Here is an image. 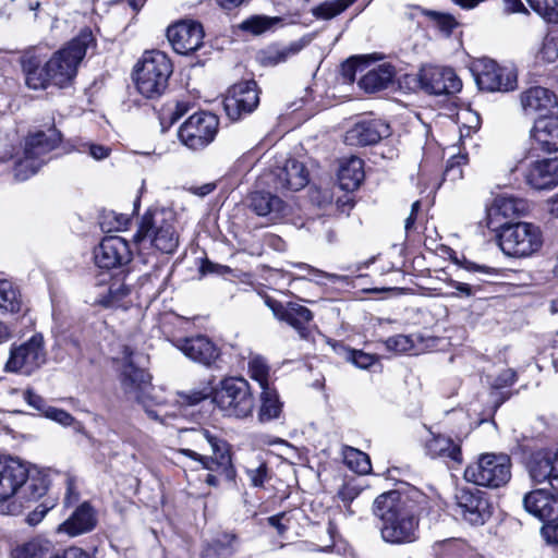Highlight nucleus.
Masks as SVG:
<instances>
[{
    "label": "nucleus",
    "mask_w": 558,
    "mask_h": 558,
    "mask_svg": "<svg viewBox=\"0 0 558 558\" xmlns=\"http://www.w3.org/2000/svg\"><path fill=\"white\" fill-rule=\"evenodd\" d=\"M136 353L130 347L124 345L118 357L121 363L120 385L129 400L135 401L143 405L147 415L160 421V410L151 409L147 402L148 390L150 388V376L142 367L137 366L134 357Z\"/></svg>",
    "instance_id": "7"
},
{
    "label": "nucleus",
    "mask_w": 558,
    "mask_h": 558,
    "mask_svg": "<svg viewBox=\"0 0 558 558\" xmlns=\"http://www.w3.org/2000/svg\"><path fill=\"white\" fill-rule=\"evenodd\" d=\"M498 243L505 255L524 258L533 255L542 247L543 235L539 227L534 223L509 222L500 227Z\"/></svg>",
    "instance_id": "8"
},
{
    "label": "nucleus",
    "mask_w": 558,
    "mask_h": 558,
    "mask_svg": "<svg viewBox=\"0 0 558 558\" xmlns=\"http://www.w3.org/2000/svg\"><path fill=\"white\" fill-rule=\"evenodd\" d=\"M219 128L218 118L209 112L192 114L179 129L180 142L192 150L207 147L216 137Z\"/></svg>",
    "instance_id": "12"
},
{
    "label": "nucleus",
    "mask_w": 558,
    "mask_h": 558,
    "mask_svg": "<svg viewBox=\"0 0 558 558\" xmlns=\"http://www.w3.org/2000/svg\"><path fill=\"white\" fill-rule=\"evenodd\" d=\"M296 512L295 511H283L277 513L275 515L268 517L266 519L269 526L274 527L277 531V534L283 537L289 530L293 527L294 522H296Z\"/></svg>",
    "instance_id": "41"
},
{
    "label": "nucleus",
    "mask_w": 558,
    "mask_h": 558,
    "mask_svg": "<svg viewBox=\"0 0 558 558\" xmlns=\"http://www.w3.org/2000/svg\"><path fill=\"white\" fill-rule=\"evenodd\" d=\"M53 507L47 506L45 504L38 505L28 515H27V522L29 525H36L38 524L44 517L47 514V512Z\"/></svg>",
    "instance_id": "59"
},
{
    "label": "nucleus",
    "mask_w": 558,
    "mask_h": 558,
    "mask_svg": "<svg viewBox=\"0 0 558 558\" xmlns=\"http://www.w3.org/2000/svg\"><path fill=\"white\" fill-rule=\"evenodd\" d=\"M88 154L96 160L105 159L109 156L111 149L107 146L89 143L86 145Z\"/></svg>",
    "instance_id": "61"
},
{
    "label": "nucleus",
    "mask_w": 558,
    "mask_h": 558,
    "mask_svg": "<svg viewBox=\"0 0 558 558\" xmlns=\"http://www.w3.org/2000/svg\"><path fill=\"white\" fill-rule=\"evenodd\" d=\"M22 307V296L16 287L8 280H0V311L17 313Z\"/></svg>",
    "instance_id": "37"
},
{
    "label": "nucleus",
    "mask_w": 558,
    "mask_h": 558,
    "mask_svg": "<svg viewBox=\"0 0 558 558\" xmlns=\"http://www.w3.org/2000/svg\"><path fill=\"white\" fill-rule=\"evenodd\" d=\"M274 22L266 16H253L242 23V28L255 35L262 34L272 26Z\"/></svg>",
    "instance_id": "48"
},
{
    "label": "nucleus",
    "mask_w": 558,
    "mask_h": 558,
    "mask_svg": "<svg viewBox=\"0 0 558 558\" xmlns=\"http://www.w3.org/2000/svg\"><path fill=\"white\" fill-rule=\"evenodd\" d=\"M462 267L468 270V271H471V272H480V274H483V275H486V276H493V275H496L497 274V270L495 268H492V267H488V266H485V265H477L473 262H470V260H464L462 263Z\"/></svg>",
    "instance_id": "60"
},
{
    "label": "nucleus",
    "mask_w": 558,
    "mask_h": 558,
    "mask_svg": "<svg viewBox=\"0 0 558 558\" xmlns=\"http://www.w3.org/2000/svg\"><path fill=\"white\" fill-rule=\"evenodd\" d=\"M130 293V288L123 283L114 282L109 287L108 300L106 301V305L114 306L122 299H124Z\"/></svg>",
    "instance_id": "53"
},
{
    "label": "nucleus",
    "mask_w": 558,
    "mask_h": 558,
    "mask_svg": "<svg viewBox=\"0 0 558 558\" xmlns=\"http://www.w3.org/2000/svg\"><path fill=\"white\" fill-rule=\"evenodd\" d=\"M172 344L187 359L205 366H210L220 355L217 345L203 335L178 338Z\"/></svg>",
    "instance_id": "21"
},
{
    "label": "nucleus",
    "mask_w": 558,
    "mask_h": 558,
    "mask_svg": "<svg viewBox=\"0 0 558 558\" xmlns=\"http://www.w3.org/2000/svg\"><path fill=\"white\" fill-rule=\"evenodd\" d=\"M294 266L300 269L306 270L310 275L313 276L312 280L317 283H319L320 279H323V278L330 279V280H335L338 278L337 275L322 271V270L316 269V268H314L307 264H304V263H299V264H295Z\"/></svg>",
    "instance_id": "58"
},
{
    "label": "nucleus",
    "mask_w": 558,
    "mask_h": 558,
    "mask_svg": "<svg viewBox=\"0 0 558 558\" xmlns=\"http://www.w3.org/2000/svg\"><path fill=\"white\" fill-rule=\"evenodd\" d=\"M480 89L486 92H509L517 87V74L512 69L500 66L494 60L481 58L472 68Z\"/></svg>",
    "instance_id": "13"
},
{
    "label": "nucleus",
    "mask_w": 558,
    "mask_h": 558,
    "mask_svg": "<svg viewBox=\"0 0 558 558\" xmlns=\"http://www.w3.org/2000/svg\"><path fill=\"white\" fill-rule=\"evenodd\" d=\"M271 178L274 187L278 191H299L307 185L308 171L302 162L289 159L272 171Z\"/></svg>",
    "instance_id": "25"
},
{
    "label": "nucleus",
    "mask_w": 558,
    "mask_h": 558,
    "mask_svg": "<svg viewBox=\"0 0 558 558\" xmlns=\"http://www.w3.org/2000/svg\"><path fill=\"white\" fill-rule=\"evenodd\" d=\"M355 0H328L313 9L317 19L330 20L345 11Z\"/></svg>",
    "instance_id": "39"
},
{
    "label": "nucleus",
    "mask_w": 558,
    "mask_h": 558,
    "mask_svg": "<svg viewBox=\"0 0 558 558\" xmlns=\"http://www.w3.org/2000/svg\"><path fill=\"white\" fill-rule=\"evenodd\" d=\"M46 362L44 338L34 335L19 347L12 348L5 364L7 372H20L26 375L38 369Z\"/></svg>",
    "instance_id": "14"
},
{
    "label": "nucleus",
    "mask_w": 558,
    "mask_h": 558,
    "mask_svg": "<svg viewBox=\"0 0 558 558\" xmlns=\"http://www.w3.org/2000/svg\"><path fill=\"white\" fill-rule=\"evenodd\" d=\"M421 87L434 95H449L461 90L462 82L450 68L426 66L420 72Z\"/></svg>",
    "instance_id": "18"
},
{
    "label": "nucleus",
    "mask_w": 558,
    "mask_h": 558,
    "mask_svg": "<svg viewBox=\"0 0 558 558\" xmlns=\"http://www.w3.org/2000/svg\"><path fill=\"white\" fill-rule=\"evenodd\" d=\"M265 304L278 320L290 325L301 338H307L308 325L314 318L313 313L307 307L293 302L283 304L269 296L265 299Z\"/></svg>",
    "instance_id": "19"
},
{
    "label": "nucleus",
    "mask_w": 558,
    "mask_h": 558,
    "mask_svg": "<svg viewBox=\"0 0 558 558\" xmlns=\"http://www.w3.org/2000/svg\"><path fill=\"white\" fill-rule=\"evenodd\" d=\"M282 404L278 393L270 387L263 389L260 395V408L258 417L260 422H267L279 417Z\"/></svg>",
    "instance_id": "36"
},
{
    "label": "nucleus",
    "mask_w": 558,
    "mask_h": 558,
    "mask_svg": "<svg viewBox=\"0 0 558 558\" xmlns=\"http://www.w3.org/2000/svg\"><path fill=\"white\" fill-rule=\"evenodd\" d=\"M538 57L548 63L558 61V33H549L545 36Z\"/></svg>",
    "instance_id": "44"
},
{
    "label": "nucleus",
    "mask_w": 558,
    "mask_h": 558,
    "mask_svg": "<svg viewBox=\"0 0 558 558\" xmlns=\"http://www.w3.org/2000/svg\"><path fill=\"white\" fill-rule=\"evenodd\" d=\"M214 402L227 416L244 418L252 414L254 398L247 380L230 377L221 380L214 391Z\"/></svg>",
    "instance_id": "9"
},
{
    "label": "nucleus",
    "mask_w": 558,
    "mask_h": 558,
    "mask_svg": "<svg viewBox=\"0 0 558 558\" xmlns=\"http://www.w3.org/2000/svg\"><path fill=\"white\" fill-rule=\"evenodd\" d=\"M390 135L389 124L381 120L361 121L349 129L344 142L351 146H367Z\"/></svg>",
    "instance_id": "23"
},
{
    "label": "nucleus",
    "mask_w": 558,
    "mask_h": 558,
    "mask_svg": "<svg viewBox=\"0 0 558 558\" xmlns=\"http://www.w3.org/2000/svg\"><path fill=\"white\" fill-rule=\"evenodd\" d=\"M23 396H24V400L27 402V404L29 407H32L33 409H35L41 413H45V410L48 405L46 404V401L43 397L35 393L31 389H27L26 391H24Z\"/></svg>",
    "instance_id": "57"
},
{
    "label": "nucleus",
    "mask_w": 558,
    "mask_h": 558,
    "mask_svg": "<svg viewBox=\"0 0 558 558\" xmlns=\"http://www.w3.org/2000/svg\"><path fill=\"white\" fill-rule=\"evenodd\" d=\"M364 180L363 160L351 157L344 160L338 172L339 185L344 191L356 190Z\"/></svg>",
    "instance_id": "34"
},
{
    "label": "nucleus",
    "mask_w": 558,
    "mask_h": 558,
    "mask_svg": "<svg viewBox=\"0 0 558 558\" xmlns=\"http://www.w3.org/2000/svg\"><path fill=\"white\" fill-rule=\"evenodd\" d=\"M386 349L395 353H405L413 349V340L409 336L397 335L385 340Z\"/></svg>",
    "instance_id": "46"
},
{
    "label": "nucleus",
    "mask_w": 558,
    "mask_h": 558,
    "mask_svg": "<svg viewBox=\"0 0 558 558\" xmlns=\"http://www.w3.org/2000/svg\"><path fill=\"white\" fill-rule=\"evenodd\" d=\"M95 263L99 268L111 269L130 260L128 242L121 236H107L94 252Z\"/></svg>",
    "instance_id": "22"
},
{
    "label": "nucleus",
    "mask_w": 558,
    "mask_h": 558,
    "mask_svg": "<svg viewBox=\"0 0 558 558\" xmlns=\"http://www.w3.org/2000/svg\"><path fill=\"white\" fill-rule=\"evenodd\" d=\"M48 547L39 542H28L12 553V558H47Z\"/></svg>",
    "instance_id": "43"
},
{
    "label": "nucleus",
    "mask_w": 558,
    "mask_h": 558,
    "mask_svg": "<svg viewBox=\"0 0 558 558\" xmlns=\"http://www.w3.org/2000/svg\"><path fill=\"white\" fill-rule=\"evenodd\" d=\"M172 72V62L165 52L146 51L134 70L138 93L149 99L160 97L168 87Z\"/></svg>",
    "instance_id": "4"
},
{
    "label": "nucleus",
    "mask_w": 558,
    "mask_h": 558,
    "mask_svg": "<svg viewBox=\"0 0 558 558\" xmlns=\"http://www.w3.org/2000/svg\"><path fill=\"white\" fill-rule=\"evenodd\" d=\"M302 48H303V45L300 41H294L287 47H283L279 50L270 52L266 59L267 63L270 65H276V64L286 62L291 57L299 53L302 50Z\"/></svg>",
    "instance_id": "45"
},
{
    "label": "nucleus",
    "mask_w": 558,
    "mask_h": 558,
    "mask_svg": "<svg viewBox=\"0 0 558 558\" xmlns=\"http://www.w3.org/2000/svg\"><path fill=\"white\" fill-rule=\"evenodd\" d=\"M357 70L359 69L351 60H348L345 63H343L341 72L344 81L348 83L354 82Z\"/></svg>",
    "instance_id": "62"
},
{
    "label": "nucleus",
    "mask_w": 558,
    "mask_h": 558,
    "mask_svg": "<svg viewBox=\"0 0 558 558\" xmlns=\"http://www.w3.org/2000/svg\"><path fill=\"white\" fill-rule=\"evenodd\" d=\"M43 61L44 58L36 53V51H27L21 59L23 72L25 74V83L29 88H46L47 85L51 83L47 61L44 65Z\"/></svg>",
    "instance_id": "29"
},
{
    "label": "nucleus",
    "mask_w": 558,
    "mask_h": 558,
    "mask_svg": "<svg viewBox=\"0 0 558 558\" xmlns=\"http://www.w3.org/2000/svg\"><path fill=\"white\" fill-rule=\"evenodd\" d=\"M259 104L255 81H244L231 86L223 99V109L231 121H239L252 113Z\"/></svg>",
    "instance_id": "15"
},
{
    "label": "nucleus",
    "mask_w": 558,
    "mask_h": 558,
    "mask_svg": "<svg viewBox=\"0 0 558 558\" xmlns=\"http://www.w3.org/2000/svg\"><path fill=\"white\" fill-rule=\"evenodd\" d=\"M44 415L63 426H70L74 422V417L66 411L54 407H47Z\"/></svg>",
    "instance_id": "52"
},
{
    "label": "nucleus",
    "mask_w": 558,
    "mask_h": 558,
    "mask_svg": "<svg viewBox=\"0 0 558 558\" xmlns=\"http://www.w3.org/2000/svg\"><path fill=\"white\" fill-rule=\"evenodd\" d=\"M248 372L252 379L257 381L262 389L268 388L269 366L260 356H254L248 362Z\"/></svg>",
    "instance_id": "42"
},
{
    "label": "nucleus",
    "mask_w": 558,
    "mask_h": 558,
    "mask_svg": "<svg viewBox=\"0 0 558 558\" xmlns=\"http://www.w3.org/2000/svg\"><path fill=\"white\" fill-rule=\"evenodd\" d=\"M170 110V120L171 122L178 121L181 117H183L189 111V104L185 101H177L173 109Z\"/></svg>",
    "instance_id": "63"
},
{
    "label": "nucleus",
    "mask_w": 558,
    "mask_h": 558,
    "mask_svg": "<svg viewBox=\"0 0 558 558\" xmlns=\"http://www.w3.org/2000/svg\"><path fill=\"white\" fill-rule=\"evenodd\" d=\"M456 499L460 514L472 525H483L493 514L488 495L477 488H461Z\"/></svg>",
    "instance_id": "16"
},
{
    "label": "nucleus",
    "mask_w": 558,
    "mask_h": 558,
    "mask_svg": "<svg viewBox=\"0 0 558 558\" xmlns=\"http://www.w3.org/2000/svg\"><path fill=\"white\" fill-rule=\"evenodd\" d=\"M248 207L257 216L277 219L288 214V205L277 195L265 191L252 192L248 197Z\"/></svg>",
    "instance_id": "28"
},
{
    "label": "nucleus",
    "mask_w": 558,
    "mask_h": 558,
    "mask_svg": "<svg viewBox=\"0 0 558 558\" xmlns=\"http://www.w3.org/2000/svg\"><path fill=\"white\" fill-rule=\"evenodd\" d=\"M245 472L250 480L251 486L253 487H264L265 482H267L269 478L266 463H259L256 466L247 468Z\"/></svg>",
    "instance_id": "47"
},
{
    "label": "nucleus",
    "mask_w": 558,
    "mask_h": 558,
    "mask_svg": "<svg viewBox=\"0 0 558 558\" xmlns=\"http://www.w3.org/2000/svg\"><path fill=\"white\" fill-rule=\"evenodd\" d=\"M373 514L380 520V537L391 545H407L418 539V502L407 494L390 490L377 496Z\"/></svg>",
    "instance_id": "1"
},
{
    "label": "nucleus",
    "mask_w": 558,
    "mask_h": 558,
    "mask_svg": "<svg viewBox=\"0 0 558 558\" xmlns=\"http://www.w3.org/2000/svg\"><path fill=\"white\" fill-rule=\"evenodd\" d=\"M511 462L507 454L484 453L464 470V478L478 486L498 488L511 477Z\"/></svg>",
    "instance_id": "10"
},
{
    "label": "nucleus",
    "mask_w": 558,
    "mask_h": 558,
    "mask_svg": "<svg viewBox=\"0 0 558 558\" xmlns=\"http://www.w3.org/2000/svg\"><path fill=\"white\" fill-rule=\"evenodd\" d=\"M520 105L525 116L546 119L558 113L556 95L542 86L530 87L520 95Z\"/></svg>",
    "instance_id": "17"
},
{
    "label": "nucleus",
    "mask_w": 558,
    "mask_h": 558,
    "mask_svg": "<svg viewBox=\"0 0 558 558\" xmlns=\"http://www.w3.org/2000/svg\"><path fill=\"white\" fill-rule=\"evenodd\" d=\"M525 179L536 190L551 189L558 185V158L535 161L527 169Z\"/></svg>",
    "instance_id": "27"
},
{
    "label": "nucleus",
    "mask_w": 558,
    "mask_h": 558,
    "mask_svg": "<svg viewBox=\"0 0 558 558\" xmlns=\"http://www.w3.org/2000/svg\"><path fill=\"white\" fill-rule=\"evenodd\" d=\"M517 380V373L512 368L502 369L492 381V386L501 389L511 386Z\"/></svg>",
    "instance_id": "56"
},
{
    "label": "nucleus",
    "mask_w": 558,
    "mask_h": 558,
    "mask_svg": "<svg viewBox=\"0 0 558 558\" xmlns=\"http://www.w3.org/2000/svg\"><path fill=\"white\" fill-rule=\"evenodd\" d=\"M192 441L198 446L201 442L206 441L209 444L213 454H199L191 449H180L179 452L198 461L203 469L209 471L206 475L205 483L209 486L217 487L220 482H233L236 476L235 469L232 464L229 445L209 433L207 429H192L190 430Z\"/></svg>",
    "instance_id": "2"
},
{
    "label": "nucleus",
    "mask_w": 558,
    "mask_h": 558,
    "mask_svg": "<svg viewBox=\"0 0 558 558\" xmlns=\"http://www.w3.org/2000/svg\"><path fill=\"white\" fill-rule=\"evenodd\" d=\"M53 558H92V556L87 551L74 547L66 550L62 556H56Z\"/></svg>",
    "instance_id": "64"
},
{
    "label": "nucleus",
    "mask_w": 558,
    "mask_h": 558,
    "mask_svg": "<svg viewBox=\"0 0 558 558\" xmlns=\"http://www.w3.org/2000/svg\"><path fill=\"white\" fill-rule=\"evenodd\" d=\"M342 456L348 468L359 474H367L372 469L369 457L359 449L345 446Z\"/></svg>",
    "instance_id": "38"
},
{
    "label": "nucleus",
    "mask_w": 558,
    "mask_h": 558,
    "mask_svg": "<svg viewBox=\"0 0 558 558\" xmlns=\"http://www.w3.org/2000/svg\"><path fill=\"white\" fill-rule=\"evenodd\" d=\"M532 137L543 150L548 153L558 150V118L551 116L546 119L534 121L531 131Z\"/></svg>",
    "instance_id": "31"
},
{
    "label": "nucleus",
    "mask_w": 558,
    "mask_h": 558,
    "mask_svg": "<svg viewBox=\"0 0 558 558\" xmlns=\"http://www.w3.org/2000/svg\"><path fill=\"white\" fill-rule=\"evenodd\" d=\"M426 453L430 458L448 459L450 461L461 463L462 452L461 446L451 438L437 435L433 436L425 445Z\"/></svg>",
    "instance_id": "33"
},
{
    "label": "nucleus",
    "mask_w": 558,
    "mask_h": 558,
    "mask_svg": "<svg viewBox=\"0 0 558 558\" xmlns=\"http://www.w3.org/2000/svg\"><path fill=\"white\" fill-rule=\"evenodd\" d=\"M97 524L96 512L88 502H83L75 511L59 525L58 532L69 536H77L90 532Z\"/></svg>",
    "instance_id": "30"
},
{
    "label": "nucleus",
    "mask_w": 558,
    "mask_h": 558,
    "mask_svg": "<svg viewBox=\"0 0 558 558\" xmlns=\"http://www.w3.org/2000/svg\"><path fill=\"white\" fill-rule=\"evenodd\" d=\"M524 509L543 522L558 520V497L545 488L534 489L523 498Z\"/></svg>",
    "instance_id": "24"
},
{
    "label": "nucleus",
    "mask_w": 558,
    "mask_h": 558,
    "mask_svg": "<svg viewBox=\"0 0 558 558\" xmlns=\"http://www.w3.org/2000/svg\"><path fill=\"white\" fill-rule=\"evenodd\" d=\"M47 490L46 478L29 475L28 468L17 459L0 461V500L16 497L21 501L36 500Z\"/></svg>",
    "instance_id": "3"
},
{
    "label": "nucleus",
    "mask_w": 558,
    "mask_h": 558,
    "mask_svg": "<svg viewBox=\"0 0 558 558\" xmlns=\"http://www.w3.org/2000/svg\"><path fill=\"white\" fill-rule=\"evenodd\" d=\"M61 142L60 132L50 128L29 135L25 142L24 158L16 162L14 177L24 181L35 174L44 163L43 157Z\"/></svg>",
    "instance_id": "11"
},
{
    "label": "nucleus",
    "mask_w": 558,
    "mask_h": 558,
    "mask_svg": "<svg viewBox=\"0 0 558 558\" xmlns=\"http://www.w3.org/2000/svg\"><path fill=\"white\" fill-rule=\"evenodd\" d=\"M395 77V69L388 63L380 64L362 75L359 86L366 93H375L387 88Z\"/></svg>",
    "instance_id": "32"
},
{
    "label": "nucleus",
    "mask_w": 558,
    "mask_h": 558,
    "mask_svg": "<svg viewBox=\"0 0 558 558\" xmlns=\"http://www.w3.org/2000/svg\"><path fill=\"white\" fill-rule=\"evenodd\" d=\"M532 10L548 23H558L557 0H526Z\"/></svg>",
    "instance_id": "40"
},
{
    "label": "nucleus",
    "mask_w": 558,
    "mask_h": 558,
    "mask_svg": "<svg viewBox=\"0 0 558 558\" xmlns=\"http://www.w3.org/2000/svg\"><path fill=\"white\" fill-rule=\"evenodd\" d=\"M95 44L90 29H83L65 47L56 51L47 61L51 84L64 87L76 76L77 68L87 49Z\"/></svg>",
    "instance_id": "5"
},
{
    "label": "nucleus",
    "mask_w": 558,
    "mask_h": 558,
    "mask_svg": "<svg viewBox=\"0 0 558 558\" xmlns=\"http://www.w3.org/2000/svg\"><path fill=\"white\" fill-rule=\"evenodd\" d=\"M39 5V0H10V2L5 4V9L10 10L8 13V16H10L13 11H36Z\"/></svg>",
    "instance_id": "55"
},
{
    "label": "nucleus",
    "mask_w": 558,
    "mask_h": 558,
    "mask_svg": "<svg viewBox=\"0 0 558 558\" xmlns=\"http://www.w3.org/2000/svg\"><path fill=\"white\" fill-rule=\"evenodd\" d=\"M529 473L533 482H548L551 488L558 492V450L535 452L529 462Z\"/></svg>",
    "instance_id": "26"
},
{
    "label": "nucleus",
    "mask_w": 558,
    "mask_h": 558,
    "mask_svg": "<svg viewBox=\"0 0 558 558\" xmlns=\"http://www.w3.org/2000/svg\"><path fill=\"white\" fill-rule=\"evenodd\" d=\"M428 16L435 22L436 26L440 31L449 34L456 27V21L451 15L442 14L438 12H429Z\"/></svg>",
    "instance_id": "54"
},
{
    "label": "nucleus",
    "mask_w": 558,
    "mask_h": 558,
    "mask_svg": "<svg viewBox=\"0 0 558 558\" xmlns=\"http://www.w3.org/2000/svg\"><path fill=\"white\" fill-rule=\"evenodd\" d=\"M167 38L177 53L189 54L203 45L204 31L199 23L182 21L168 27Z\"/></svg>",
    "instance_id": "20"
},
{
    "label": "nucleus",
    "mask_w": 558,
    "mask_h": 558,
    "mask_svg": "<svg viewBox=\"0 0 558 558\" xmlns=\"http://www.w3.org/2000/svg\"><path fill=\"white\" fill-rule=\"evenodd\" d=\"M348 360L356 367L366 369L377 362V356L360 350H350L348 353Z\"/></svg>",
    "instance_id": "50"
},
{
    "label": "nucleus",
    "mask_w": 558,
    "mask_h": 558,
    "mask_svg": "<svg viewBox=\"0 0 558 558\" xmlns=\"http://www.w3.org/2000/svg\"><path fill=\"white\" fill-rule=\"evenodd\" d=\"M526 210V204L523 199L513 196L498 195L489 209V215H499L505 218H512Z\"/></svg>",
    "instance_id": "35"
},
{
    "label": "nucleus",
    "mask_w": 558,
    "mask_h": 558,
    "mask_svg": "<svg viewBox=\"0 0 558 558\" xmlns=\"http://www.w3.org/2000/svg\"><path fill=\"white\" fill-rule=\"evenodd\" d=\"M140 252L155 250L163 254H172L179 245V235L172 222L165 218L163 213H146L134 234Z\"/></svg>",
    "instance_id": "6"
},
{
    "label": "nucleus",
    "mask_w": 558,
    "mask_h": 558,
    "mask_svg": "<svg viewBox=\"0 0 558 558\" xmlns=\"http://www.w3.org/2000/svg\"><path fill=\"white\" fill-rule=\"evenodd\" d=\"M450 286L454 289L453 292L448 293L447 295L450 298H471L476 294L480 290L478 286H473L465 282H460L452 280Z\"/></svg>",
    "instance_id": "51"
},
{
    "label": "nucleus",
    "mask_w": 558,
    "mask_h": 558,
    "mask_svg": "<svg viewBox=\"0 0 558 558\" xmlns=\"http://www.w3.org/2000/svg\"><path fill=\"white\" fill-rule=\"evenodd\" d=\"M361 493L362 487L355 481H348L338 490V497L348 507Z\"/></svg>",
    "instance_id": "49"
}]
</instances>
